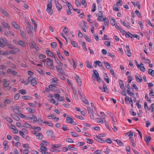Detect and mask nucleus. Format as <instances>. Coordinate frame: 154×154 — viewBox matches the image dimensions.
<instances>
[{
    "instance_id": "13",
    "label": "nucleus",
    "mask_w": 154,
    "mask_h": 154,
    "mask_svg": "<svg viewBox=\"0 0 154 154\" xmlns=\"http://www.w3.org/2000/svg\"><path fill=\"white\" fill-rule=\"evenodd\" d=\"M94 63L96 64L95 66V67H97V65H98L99 66H102L103 65L102 63L99 61H96L94 62Z\"/></svg>"
},
{
    "instance_id": "53",
    "label": "nucleus",
    "mask_w": 154,
    "mask_h": 154,
    "mask_svg": "<svg viewBox=\"0 0 154 154\" xmlns=\"http://www.w3.org/2000/svg\"><path fill=\"white\" fill-rule=\"evenodd\" d=\"M4 103L9 104L11 103V101L9 99L7 98L4 101Z\"/></svg>"
},
{
    "instance_id": "11",
    "label": "nucleus",
    "mask_w": 154,
    "mask_h": 154,
    "mask_svg": "<svg viewBox=\"0 0 154 154\" xmlns=\"http://www.w3.org/2000/svg\"><path fill=\"white\" fill-rule=\"evenodd\" d=\"M11 24L14 28L16 29H19V26L15 22H11Z\"/></svg>"
},
{
    "instance_id": "50",
    "label": "nucleus",
    "mask_w": 154,
    "mask_h": 154,
    "mask_svg": "<svg viewBox=\"0 0 154 154\" xmlns=\"http://www.w3.org/2000/svg\"><path fill=\"white\" fill-rule=\"evenodd\" d=\"M20 97V94L19 93H17L15 94L14 96V99L17 100Z\"/></svg>"
},
{
    "instance_id": "3",
    "label": "nucleus",
    "mask_w": 154,
    "mask_h": 154,
    "mask_svg": "<svg viewBox=\"0 0 154 154\" xmlns=\"http://www.w3.org/2000/svg\"><path fill=\"white\" fill-rule=\"evenodd\" d=\"M66 122L67 123H70L72 125H76V122L73 121L71 118L68 116L66 118Z\"/></svg>"
},
{
    "instance_id": "46",
    "label": "nucleus",
    "mask_w": 154,
    "mask_h": 154,
    "mask_svg": "<svg viewBox=\"0 0 154 154\" xmlns=\"http://www.w3.org/2000/svg\"><path fill=\"white\" fill-rule=\"evenodd\" d=\"M127 92L128 94L131 97H133L134 96V93H132L131 91V90L127 91Z\"/></svg>"
},
{
    "instance_id": "35",
    "label": "nucleus",
    "mask_w": 154,
    "mask_h": 154,
    "mask_svg": "<svg viewBox=\"0 0 154 154\" xmlns=\"http://www.w3.org/2000/svg\"><path fill=\"white\" fill-rule=\"evenodd\" d=\"M103 14L102 12V11H100L99 13L96 14V16L99 17L103 18Z\"/></svg>"
},
{
    "instance_id": "4",
    "label": "nucleus",
    "mask_w": 154,
    "mask_h": 154,
    "mask_svg": "<svg viewBox=\"0 0 154 154\" xmlns=\"http://www.w3.org/2000/svg\"><path fill=\"white\" fill-rule=\"evenodd\" d=\"M40 149L41 150V152L43 154H50L49 152H46L47 150V148L45 146H41L40 147Z\"/></svg>"
},
{
    "instance_id": "42",
    "label": "nucleus",
    "mask_w": 154,
    "mask_h": 154,
    "mask_svg": "<svg viewBox=\"0 0 154 154\" xmlns=\"http://www.w3.org/2000/svg\"><path fill=\"white\" fill-rule=\"evenodd\" d=\"M20 34L21 36L23 38H26V35L24 32L22 30H20Z\"/></svg>"
},
{
    "instance_id": "12",
    "label": "nucleus",
    "mask_w": 154,
    "mask_h": 154,
    "mask_svg": "<svg viewBox=\"0 0 154 154\" xmlns=\"http://www.w3.org/2000/svg\"><path fill=\"white\" fill-rule=\"evenodd\" d=\"M86 66L87 67L89 68H92V63L90 62L88 60H87L86 62Z\"/></svg>"
},
{
    "instance_id": "24",
    "label": "nucleus",
    "mask_w": 154,
    "mask_h": 154,
    "mask_svg": "<svg viewBox=\"0 0 154 154\" xmlns=\"http://www.w3.org/2000/svg\"><path fill=\"white\" fill-rule=\"evenodd\" d=\"M18 44L21 46L24 47L25 46V43L23 41L19 40L18 41Z\"/></svg>"
},
{
    "instance_id": "41",
    "label": "nucleus",
    "mask_w": 154,
    "mask_h": 154,
    "mask_svg": "<svg viewBox=\"0 0 154 154\" xmlns=\"http://www.w3.org/2000/svg\"><path fill=\"white\" fill-rule=\"evenodd\" d=\"M18 92L22 94H26V92L25 90L21 89L18 91Z\"/></svg>"
},
{
    "instance_id": "58",
    "label": "nucleus",
    "mask_w": 154,
    "mask_h": 154,
    "mask_svg": "<svg viewBox=\"0 0 154 154\" xmlns=\"http://www.w3.org/2000/svg\"><path fill=\"white\" fill-rule=\"evenodd\" d=\"M86 139L87 140V142L89 144H92V140L91 139H88L87 138H86Z\"/></svg>"
},
{
    "instance_id": "37",
    "label": "nucleus",
    "mask_w": 154,
    "mask_h": 154,
    "mask_svg": "<svg viewBox=\"0 0 154 154\" xmlns=\"http://www.w3.org/2000/svg\"><path fill=\"white\" fill-rule=\"evenodd\" d=\"M103 88L102 87L100 88V89L102 90L103 91V92H105L106 91V88L107 89V88L106 85L105 84V83H104V84H103Z\"/></svg>"
},
{
    "instance_id": "5",
    "label": "nucleus",
    "mask_w": 154,
    "mask_h": 154,
    "mask_svg": "<svg viewBox=\"0 0 154 154\" xmlns=\"http://www.w3.org/2000/svg\"><path fill=\"white\" fill-rule=\"evenodd\" d=\"M47 60L46 62V64L48 66H53V60L50 58H47L46 59Z\"/></svg>"
},
{
    "instance_id": "57",
    "label": "nucleus",
    "mask_w": 154,
    "mask_h": 154,
    "mask_svg": "<svg viewBox=\"0 0 154 154\" xmlns=\"http://www.w3.org/2000/svg\"><path fill=\"white\" fill-rule=\"evenodd\" d=\"M131 86L132 87V89H133V88H134L136 91H138V88L137 87V85L135 84H133Z\"/></svg>"
},
{
    "instance_id": "23",
    "label": "nucleus",
    "mask_w": 154,
    "mask_h": 154,
    "mask_svg": "<svg viewBox=\"0 0 154 154\" xmlns=\"http://www.w3.org/2000/svg\"><path fill=\"white\" fill-rule=\"evenodd\" d=\"M1 24L5 28H9L10 27V26H9L8 24L5 22H2Z\"/></svg>"
},
{
    "instance_id": "38",
    "label": "nucleus",
    "mask_w": 154,
    "mask_h": 154,
    "mask_svg": "<svg viewBox=\"0 0 154 154\" xmlns=\"http://www.w3.org/2000/svg\"><path fill=\"white\" fill-rule=\"evenodd\" d=\"M110 23L112 26H114L115 25V20L113 18H111L110 19Z\"/></svg>"
},
{
    "instance_id": "30",
    "label": "nucleus",
    "mask_w": 154,
    "mask_h": 154,
    "mask_svg": "<svg viewBox=\"0 0 154 154\" xmlns=\"http://www.w3.org/2000/svg\"><path fill=\"white\" fill-rule=\"evenodd\" d=\"M29 45L30 48L32 49L34 48L36 44L34 42L32 41L30 42Z\"/></svg>"
},
{
    "instance_id": "9",
    "label": "nucleus",
    "mask_w": 154,
    "mask_h": 154,
    "mask_svg": "<svg viewBox=\"0 0 154 154\" xmlns=\"http://www.w3.org/2000/svg\"><path fill=\"white\" fill-rule=\"evenodd\" d=\"M48 88L50 90L53 91H56L57 90L56 87L53 85H49L48 86Z\"/></svg>"
},
{
    "instance_id": "33",
    "label": "nucleus",
    "mask_w": 154,
    "mask_h": 154,
    "mask_svg": "<svg viewBox=\"0 0 154 154\" xmlns=\"http://www.w3.org/2000/svg\"><path fill=\"white\" fill-rule=\"evenodd\" d=\"M143 63H141L140 64V67H139L140 68V70L142 72H144L145 71V68L143 66H143Z\"/></svg>"
},
{
    "instance_id": "64",
    "label": "nucleus",
    "mask_w": 154,
    "mask_h": 154,
    "mask_svg": "<svg viewBox=\"0 0 154 154\" xmlns=\"http://www.w3.org/2000/svg\"><path fill=\"white\" fill-rule=\"evenodd\" d=\"M85 143L83 142H79L78 143L76 144V145L77 146H82Z\"/></svg>"
},
{
    "instance_id": "55",
    "label": "nucleus",
    "mask_w": 154,
    "mask_h": 154,
    "mask_svg": "<svg viewBox=\"0 0 154 154\" xmlns=\"http://www.w3.org/2000/svg\"><path fill=\"white\" fill-rule=\"evenodd\" d=\"M58 76L62 80H64L65 79V78L62 75L60 74H58Z\"/></svg>"
},
{
    "instance_id": "44",
    "label": "nucleus",
    "mask_w": 154,
    "mask_h": 154,
    "mask_svg": "<svg viewBox=\"0 0 154 154\" xmlns=\"http://www.w3.org/2000/svg\"><path fill=\"white\" fill-rule=\"evenodd\" d=\"M122 1L121 0H118L116 4V6H122Z\"/></svg>"
},
{
    "instance_id": "25",
    "label": "nucleus",
    "mask_w": 154,
    "mask_h": 154,
    "mask_svg": "<svg viewBox=\"0 0 154 154\" xmlns=\"http://www.w3.org/2000/svg\"><path fill=\"white\" fill-rule=\"evenodd\" d=\"M1 13L2 14L4 15L6 17L8 16V14L5 10L3 9H2L1 10Z\"/></svg>"
},
{
    "instance_id": "32",
    "label": "nucleus",
    "mask_w": 154,
    "mask_h": 154,
    "mask_svg": "<svg viewBox=\"0 0 154 154\" xmlns=\"http://www.w3.org/2000/svg\"><path fill=\"white\" fill-rule=\"evenodd\" d=\"M96 9V5L94 3L93 4L91 9V12H94L95 11Z\"/></svg>"
},
{
    "instance_id": "26",
    "label": "nucleus",
    "mask_w": 154,
    "mask_h": 154,
    "mask_svg": "<svg viewBox=\"0 0 154 154\" xmlns=\"http://www.w3.org/2000/svg\"><path fill=\"white\" fill-rule=\"evenodd\" d=\"M10 84V82L9 81H7L6 79H4V86L5 87H8V85Z\"/></svg>"
},
{
    "instance_id": "63",
    "label": "nucleus",
    "mask_w": 154,
    "mask_h": 154,
    "mask_svg": "<svg viewBox=\"0 0 154 154\" xmlns=\"http://www.w3.org/2000/svg\"><path fill=\"white\" fill-rule=\"evenodd\" d=\"M82 101L84 103L88 105L89 104V103L87 100L86 99H85L84 98H82Z\"/></svg>"
},
{
    "instance_id": "31",
    "label": "nucleus",
    "mask_w": 154,
    "mask_h": 154,
    "mask_svg": "<svg viewBox=\"0 0 154 154\" xmlns=\"http://www.w3.org/2000/svg\"><path fill=\"white\" fill-rule=\"evenodd\" d=\"M114 141H116L117 143L120 146H121L124 144L120 140H114Z\"/></svg>"
},
{
    "instance_id": "61",
    "label": "nucleus",
    "mask_w": 154,
    "mask_h": 154,
    "mask_svg": "<svg viewBox=\"0 0 154 154\" xmlns=\"http://www.w3.org/2000/svg\"><path fill=\"white\" fill-rule=\"evenodd\" d=\"M37 70L41 74H44V72L41 69L39 68H37Z\"/></svg>"
},
{
    "instance_id": "19",
    "label": "nucleus",
    "mask_w": 154,
    "mask_h": 154,
    "mask_svg": "<svg viewBox=\"0 0 154 154\" xmlns=\"http://www.w3.org/2000/svg\"><path fill=\"white\" fill-rule=\"evenodd\" d=\"M151 139V138L150 137H147L146 136L145 137L144 140L146 142L147 144L148 145L149 142L150 141Z\"/></svg>"
},
{
    "instance_id": "8",
    "label": "nucleus",
    "mask_w": 154,
    "mask_h": 154,
    "mask_svg": "<svg viewBox=\"0 0 154 154\" xmlns=\"http://www.w3.org/2000/svg\"><path fill=\"white\" fill-rule=\"evenodd\" d=\"M120 22L124 26H125L126 28L128 29H130L131 28L130 26L129 25L128 23H125L124 22H123L122 20H120Z\"/></svg>"
},
{
    "instance_id": "18",
    "label": "nucleus",
    "mask_w": 154,
    "mask_h": 154,
    "mask_svg": "<svg viewBox=\"0 0 154 154\" xmlns=\"http://www.w3.org/2000/svg\"><path fill=\"white\" fill-rule=\"evenodd\" d=\"M135 77L137 81L138 82L140 83L142 82V79L141 78L140 76V78L139 77L136 75H135Z\"/></svg>"
},
{
    "instance_id": "51",
    "label": "nucleus",
    "mask_w": 154,
    "mask_h": 154,
    "mask_svg": "<svg viewBox=\"0 0 154 154\" xmlns=\"http://www.w3.org/2000/svg\"><path fill=\"white\" fill-rule=\"evenodd\" d=\"M84 38L86 40H87L89 42H91V40L90 39V38L88 36L85 35L84 36Z\"/></svg>"
},
{
    "instance_id": "62",
    "label": "nucleus",
    "mask_w": 154,
    "mask_h": 154,
    "mask_svg": "<svg viewBox=\"0 0 154 154\" xmlns=\"http://www.w3.org/2000/svg\"><path fill=\"white\" fill-rule=\"evenodd\" d=\"M104 44L107 47L110 46V42L108 41H106L104 42Z\"/></svg>"
},
{
    "instance_id": "14",
    "label": "nucleus",
    "mask_w": 154,
    "mask_h": 154,
    "mask_svg": "<svg viewBox=\"0 0 154 154\" xmlns=\"http://www.w3.org/2000/svg\"><path fill=\"white\" fill-rule=\"evenodd\" d=\"M68 38L70 40L71 43L73 47H75L77 46L78 45L77 42L75 41H71V39L69 38Z\"/></svg>"
},
{
    "instance_id": "6",
    "label": "nucleus",
    "mask_w": 154,
    "mask_h": 154,
    "mask_svg": "<svg viewBox=\"0 0 154 154\" xmlns=\"http://www.w3.org/2000/svg\"><path fill=\"white\" fill-rule=\"evenodd\" d=\"M94 139L95 140H96L99 142L101 143H104L105 142V140H103L101 138H100L98 136H96L95 137H94Z\"/></svg>"
},
{
    "instance_id": "36",
    "label": "nucleus",
    "mask_w": 154,
    "mask_h": 154,
    "mask_svg": "<svg viewBox=\"0 0 154 154\" xmlns=\"http://www.w3.org/2000/svg\"><path fill=\"white\" fill-rule=\"evenodd\" d=\"M56 4V7L58 11H60L62 8V6L58 3Z\"/></svg>"
},
{
    "instance_id": "47",
    "label": "nucleus",
    "mask_w": 154,
    "mask_h": 154,
    "mask_svg": "<svg viewBox=\"0 0 154 154\" xmlns=\"http://www.w3.org/2000/svg\"><path fill=\"white\" fill-rule=\"evenodd\" d=\"M57 44L55 42H52L51 43V46L53 48H55L57 46Z\"/></svg>"
},
{
    "instance_id": "48",
    "label": "nucleus",
    "mask_w": 154,
    "mask_h": 154,
    "mask_svg": "<svg viewBox=\"0 0 154 154\" xmlns=\"http://www.w3.org/2000/svg\"><path fill=\"white\" fill-rule=\"evenodd\" d=\"M52 3L48 2L47 5V8H48V9H52Z\"/></svg>"
},
{
    "instance_id": "43",
    "label": "nucleus",
    "mask_w": 154,
    "mask_h": 154,
    "mask_svg": "<svg viewBox=\"0 0 154 154\" xmlns=\"http://www.w3.org/2000/svg\"><path fill=\"white\" fill-rule=\"evenodd\" d=\"M47 12L49 13L50 15H51L53 13V11L52 9H48L46 8Z\"/></svg>"
},
{
    "instance_id": "60",
    "label": "nucleus",
    "mask_w": 154,
    "mask_h": 154,
    "mask_svg": "<svg viewBox=\"0 0 154 154\" xmlns=\"http://www.w3.org/2000/svg\"><path fill=\"white\" fill-rule=\"evenodd\" d=\"M32 120H33L32 122L33 123H35L37 121V118L35 115H33Z\"/></svg>"
},
{
    "instance_id": "15",
    "label": "nucleus",
    "mask_w": 154,
    "mask_h": 154,
    "mask_svg": "<svg viewBox=\"0 0 154 154\" xmlns=\"http://www.w3.org/2000/svg\"><path fill=\"white\" fill-rule=\"evenodd\" d=\"M142 59L143 60H144L143 61L144 63H150L151 62V61L149 59H146L144 57H142Z\"/></svg>"
},
{
    "instance_id": "22",
    "label": "nucleus",
    "mask_w": 154,
    "mask_h": 154,
    "mask_svg": "<svg viewBox=\"0 0 154 154\" xmlns=\"http://www.w3.org/2000/svg\"><path fill=\"white\" fill-rule=\"evenodd\" d=\"M53 132L50 130H48L46 132L47 135L49 136H51L53 134Z\"/></svg>"
},
{
    "instance_id": "17",
    "label": "nucleus",
    "mask_w": 154,
    "mask_h": 154,
    "mask_svg": "<svg viewBox=\"0 0 154 154\" xmlns=\"http://www.w3.org/2000/svg\"><path fill=\"white\" fill-rule=\"evenodd\" d=\"M11 116L16 120L19 121L20 120V118L19 117L15 114H11Z\"/></svg>"
},
{
    "instance_id": "52",
    "label": "nucleus",
    "mask_w": 154,
    "mask_h": 154,
    "mask_svg": "<svg viewBox=\"0 0 154 154\" xmlns=\"http://www.w3.org/2000/svg\"><path fill=\"white\" fill-rule=\"evenodd\" d=\"M81 2L82 4L84 6V7L86 8L87 4L85 1V0H82Z\"/></svg>"
},
{
    "instance_id": "29",
    "label": "nucleus",
    "mask_w": 154,
    "mask_h": 154,
    "mask_svg": "<svg viewBox=\"0 0 154 154\" xmlns=\"http://www.w3.org/2000/svg\"><path fill=\"white\" fill-rule=\"evenodd\" d=\"M26 109L30 113H34L35 110L33 109H31L30 107H28L26 108Z\"/></svg>"
},
{
    "instance_id": "2",
    "label": "nucleus",
    "mask_w": 154,
    "mask_h": 154,
    "mask_svg": "<svg viewBox=\"0 0 154 154\" xmlns=\"http://www.w3.org/2000/svg\"><path fill=\"white\" fill-rule=\"evenodd\" d=\"M28 80H29L32 86H34L37 84V81L35 78H33L32 76H29L28 77Z\"/></svg>"
},
{
    "instance_id": "39",
    "label": "nucleus",
    "mask_w": 154,
    "mask_h": 154,
    "mask_svg": "<svg viewBox=\"0 0 154 154\" xmlns=\"http://www.w3.org/2000/svg\"><path fill=\"white\" fill-rule=\"evenodd\" d=\"M3 42H4V40L2 38H0V47H4V43H3Z\"/></svg>"
},
{
    "instance_id": "27",
    "label": "nucleus",
    "mask_w": 154,
    "mask_h": 154,
    "mask_svg": "<svg viewBox=\"0 0 154 154\" xmlns=\"http://www.w3.org/2000/svg\"><path fill=\"white\" fill-rule=\"evenodd\" d=\"M46 53L47 55L49 56L50 57H51L54 56V54H53L52 52L51 51H50L49 50H47L46 51Z\"/></svg>"
},
{
    "instance_id": "49",
    "label": "nucleus",
    "mask_w": 154,
    "mask_h": 154,
    "mask_svg": "<svg viewBox=\"0 0 154 154\" xmlns=\"http://www.w3.org/2000/svg\"><path fill=\"white\" fill-rule=\"evenodd\" d=\"M50 102L51 103L54 104L55 105H57L58 104V103H56L55 100L51 98L50 99Z\"/></svg>"
},
{
    "instance_id": "28",
    "label": "nucleus",
    "mask_w": 154,
    "mask_h": 154,
    "mask_svg": "<svg viewBox=\"0 0 154 154\" xmlns=\"http://www.w3.org/2000/svg\"><path fill=\"white\" fill-rule=\"evenodd\" d=\"M57 70L59 72L61 73L62 74L65 75V72L63 70V69L62 68H61L60 69H58L57 68Z\"/></svg>"
},
{
    "instance_id": "1",
    "label": "nucleus",
    "mask_w": 154,
    "mask_h": 154,
    "mask_svg": "<svg viewBox=\"0 0 154 154\" xmlns=\"http://www.w3.org/2000/svg\"><path fill=\"white\" fill-rule=\"evenodd\" d=\"M26 30L27 33L32 37L33 35V28L32 26H27Z\"/></svg>"
},
{
    "instance_id": "56",
    "label": "nucleus",
    "mask_w": 154,
    "mask_h": 154,
    "mask_svg": "<svg viewBox=\"0 0 154 154\" xmlns=\"http://www.w3.org/2000/svg\"><path fill=\"white\" fill-rule=\"evenodd\" d=\"M87 109H88V113H91L92 112H94L92 108H91L89 107H87Z\"/></svg>"
},
{
    "instance_id": "20",
    "label": "nucleus",
    "mask_w": 154,
    "mask_h": 154,
    "mask_svg": "<svg viewBox=\"0 0 154 154\" xmlns=\"http://www.w3.org/2000/svg\"><path fill=\"white\" fill-rule=\"evenodd\" d=\"M119 85L120 88L121 89H123V88H125L124 83L121 80H119Z\"/></svg>"
},
{
    "instance_id": "16",
    "label": "nucleus",
    "mask_w": 154,
    "mask_h": 154,
    "mask_svg": "<svg viewBox=\"0 0 154 154\" xmlns=\"http://www.w3.org/2000/svg\"><path fill=\"white\" fill-rule=\"evenodd\" d=\"M103 62L105 66L108 69H109L111 68L110 64L108 62L105 61Z\"/></svg>"
},
{
    "instance_id": "34",
    "label": "nucleus",
    "mask_w": 154,
    "mask_h": 154,
    "mask_svg": "<svg viewBox=\"0 0 154 154\" xmlns=\"http://www.w3.org/2000/svg\"><path fill=\"white\" fill-rule=\"evenodd\" d=\"M66 5L67 6V7L68 8V9H71V10L73 9V8L72 5H71L70 3L68 2H66Z\"/></svg>"
},
{
    "instance_id": "21",
    "label": "nucleus",
    "mask_w": 154,
    "mask_h": 154,
    "mask_svg": "<svg viewBox=\"0 0 154 154\" xmlns=\"http://www.w3.org/2000/svg\"><path fill=\"white\" fill-rule=\"evenodd\" d=\"M37 138L38 140L42 139L43 137V135L40 133H38L36 134Z\"/></svg>"
},
{
    "instance_id": "40",
    "label": "nucleus",
    "mask_w": 154,
    "mask_h": 154,
    "mask_svg": "<svg viewBox=\"0 0 154 154\" xmlns=\"http://www.w3.org/2000/svg\"><path fill=\"white\" fill-rule=\"evenodd\" d=\"M116 28L118 30H119L120 32H122L123 31V29L122 28H120L119 27L118 25L117 24H115L114 25Z\"/></svg>"
},
{
    "instance_id": "10",
    "label": "nucleus",
    "mask_w": 154,
    "mask_h": 154,
    "mask_svg": "<svg viewBox=\"0 0 154 154\" xmlns=\"http://www.w3.org/2000/svg\"><path fill=\"white\" fill-rule=\"evenodd\" d=\"M57 52L59 58L60 60L62 61L65 60V59L63 58L60 51L58 50L57 51Z\"/></svg>"
},
{
    "instance_id": "54",
    "label": "nucleus",
    "mask_w": 154,
    "mask_h": 154,
    "mask_svg": "<svg viewBox=\"0 0 154 154\" xmlns=\"http://www.w3.org/2000/svg\"><path fill=\"white\" fill-rule=\"evenodd\" d=\"M75 3L78 7H80L81 6V4L79 0H75Z\"/></svg>"
},
{
    "instance_id": "45",
    "label": "nucleus",
    "mask_w": 154,
    "mask_h": 154,
    "mask_svg": "<svg viewBox=\"0 0 154 154\" xmlns=\"http://www.w3.org/2000/svg\"><path fill=\"white\" fill-rule=\"evenodd\" d=\"M57 81V79L56 78H54L53 79V80H52L51 82V83L52 85H54L56 82Z\"/></svg>"
},
{
    "instance_id": "7",
    "label": "nucleus",
    "mask_w": 154,
    "mask_h": 154,
    "mask_svg": "<svg viewBox=\"0 0 154 154\" xmlns=\"http://www.w3.org/2000/svg\"><path fill=\"white\" fill-rule=\"evenodd\" d=\"M74 77L78 83L79 86H80L81 85V81L79 76L77 75H75Z\"/></svg>"
},
{
    "instance_id": "59",
    "label": "nucleus",
    "mask_w": 154,
    "mask_h": 154,
    "mask_svg": "<svg viewBox=\"0 0 154 154\" xmlns=\"http://www.w3.org/2000/svg\"><path fill=\"white\" fill-rule=\"evenodd\" d=\"M45 57L46 56L45 55L42 54H40L39 56V58L41 59L45 58Z\"/></svg>"
}]
</instances>
